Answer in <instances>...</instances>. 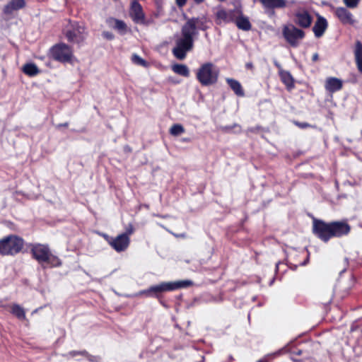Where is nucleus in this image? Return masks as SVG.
<instances>
[{
  "label": "nucleus",
  "instance_id": "473e14b6",
  "mask_svg": "<svg viewBox=\"0 0 362 362\" xmlns=\"http://www.w3.org/2000/svg\"><path fill=\"white\" fill-rule=\"evenodd\" d=\"M90 362H100V358L97 356L89 355L87 352L86 354L83 355Z\"/></svg>",
  "mask_w": 362,
  "mask_h": 362
},
{
  "label": "nucleus",
  "instance_id": "37998d69",
  "mask_svg": "<svg viewBox=\"0 0 362 362\" xmlns=\"http://www.w3.org/2000/svg\"><path fill=\"white\" fill-rule=\"evenodd\" d=\"M307 261H308V259L306 261L303 262V263H301L300 264L301 265H305L306 264Z\"/></svg>",
  "mask_w": 362,
  "mask_h": 362
},
{
  "label": "nucleus",
  "instance_id": "f03ea898",
  "mask_svg": "<svg viewBox=\"0 0 362 362\" xmlns=\"http://www.w3.org/2000/svg\"><path fill=\"white\" fill-rule=\"evenodd\" d=\"M30 249L33 259L44 268L57 267L62 264L59 258L52 253L48 245L33 243L30 245Z\"/></svg>",
  "mask_w": 362,
  "mask_h": 362
},
{
  "label": "nucleus",
  "instance_id": "7c9ffc66",
  "mask_svg": "<svg viewBox=\"0 0 362 362\" xmlns=\"http://www.w3.org/2000/svg\"><path fill=\"white\" fill-rule=\"evenodd\" d=\"M144 296L146 297H151L150 287L148 289L142 290L133 295L134 297H139Z\"/></svg>",
  "mask_w": 362,
  "mask_h": 362
},
{
  "label": "nucleus",
  "instance_id": "412c9836",
  "mask_svg": "<svg viewBox=\"0 0 362 362\" xmlns=\"http://www.w3.org/2000/svg\"><path fill=\"white\" fill-rule=\"evenodd\" d=\"M354 53L357 69L362 73V43L360 41H356Z\"/></svg>",
  "mask_w": 362,
  "mask_h": 362
},
{
  "label": "nucleus",
  "instance_id": "a18cd8bd",
  "mask_svg": "<svg viewBox=\"0 0 362 362\" xmlns=\"http://www.w3.org/2000/svg\"><path fill=\"white\" fill-rule=\"evenodd\" d=\"M183 140H184L185 141H188V139H183Z\"/></svg>",
  "mask_w": 362,
  "mask_h": 362
},
{
  "label": "nucleus",
  "instance_id": "0eeeda50",
  "mask_svg": "<svg viewBox=\"0 0 362 362\" xmlns=\"http://www.w3.org/2000/svg\"><path fill=\"white\" fill-rule=\"evenodd\" d=\"M49 53L53 59L60 62H70L73 57L71 47L63 43L52 47Z\"/></svg>",
  "mask_w": 362,
  "mask_h": 362
},
{
  "label": "nucleus",
  "instance_id": "cd10ccee",
  "mask_svg": "<svg viewBox=\"0 0 362 362\" xmlns=\"http://www.w3.org/2000/svg\"><path fill=\"white\" fill-rule=\"evenodd\" d=\"M170 134L173 136H177L185 132V129L182 125L180 124H173L170 129Z\"/></svg>",
  "mask_w": 362,
  "mask_h": 362
},
{
  "label": "nucleus",
  "instance_id": "2eb2a0df",
  "mask_svg": "<svg viewBox=\"0 0 362 362\" xmlns=\"http://www.w3.org/2000/svg\"><path fill=\"white\" fill-rule=\"evenodd\" d=\"M129 14L133 21L137 23H141L144 21V13L142 6L136 1L132 2Z\"/></svg>",
  "mask_w": 362,
  "mask_h": 362
},
{
  "label": "nucleus",
  "instance_id": "f3484780",
  "mask_svg": "<svg viewBox=\"0 0 362 362\" xmlns=\"http://www.w3.org/2000/svg\"><path fill=\"white\" fill-rule=\"evenodd\" d=\"M327 25L328 23L327 20L324 17L319 16L313 28L315 36L316 37H320L322 36L326 29L327 28Z\"/></svg>",
  "mask_w": 362,
  "mask_h": 362
},
{
  "label": "nucleus",
  "instance_id": "f8f14e48",
  "mask_svg": "<svg viewBox=\"0 0 362 362\" xmlns=\"http://www.w3.org/2000/svg\"><path fill=\"white\" fill-rule=\"evenodd\" d=\"M294 23L303 28H309L312 23V17L305 9H299L294 14Z\"/></svg>",
  "mask_w": 362,
  "mask_h": 362
},
{
  "label": "nucleus",
  "instance_id": "2f4dec72",
  "mask_svg": "<svg viewBox=\"0 0 362 362\" xmlns=\"http://www.w3.org/2000/svg\"><path fill=\"white\" fill-rule=\"evenodd\" d=\"M85 354H86V351H71L69 352L66 355V356L68 357V358H74V357H76L78 355L83 356Z\"/></svg>",
  "mask_w": 362,
  "mask_h": 362
},
{
  "label": "nucleus",
  "instance_id": "aec40b11",
  "mask_svg": "<svg viewBox=\"0 0 362 362\" xmlns=\"http://www.w3.org/2000/svg\"><path fill=\"white\" fill-rule=\"evenodd\" d=\"M25 6V0H11L4 8V13L11 14L14 11H18Z\"/></svg>",
  "mask_w": 362,
  "mask_h": 362
},
{
  "label": "nucleus",
  "instance_id": "79ce46f5",
  "mask_svg": "<svg viewBox=\"0 0 362 362\" xmlns=\"http://www.w3.org/2000/svg\"><path fill=\"white\" fill-rule=\"evenodd\" d=\"M59 126H60V127H68V123L62 124H60Z\"/></svg>",
  "mask_w": 362,
  "mask_h": 362
},
{
  "label": "nucleus",
  "instance_id": "393cba45",
  "mask_svg": "<svg viewBox=\"0 0 362 362\" xmlns=\"http://www.w3.org/2000/svg\"><path fill=\"white\" fill-rule=\"evenodd\" d=\"M172 70L177 74L188 77L189 76V70L187 65L182 64H175L172 66Z\"/></svg>",
  "mask_w": 362,
  "mask_h": 362
},
{
  "label": "nucleus",
  "instance_id": "f257e3e1",
  "mask_svg": "<svg viewBox=\"0 0 362 362\" xmlns=\"http://www.w3.org/2000/svg\"><path fill=\"white\" fill-rule=\"evenodd\" d=\"M208 19L202 16L187 18L181 29V35L175 41L172 52L180 60L184 59L187 53L192 49L194 40L198 35V30H206L209 28Z\"/></svg>",
  "mask_w": 362,
  "mask_h": 362
},
{
  "label": "nucleus",
  "instance_id": "c9c22d12",
  "mask_svg": "<svg viewBox=\"0 0 362 362\" xmlns=\"http://www.w3.org/2000/svg\"><path fill=\"white\" fill-rule=\"evenodd\" d=\"M176 4L179 8H182L187 3V0H175Z\"/></svg>",
  "mask_w": 362,
  "mask_h": 362
},
{
  "label": "nucleus",
  "instance_id": "9b49d317",
  "mask_svg": "<svg viewBox=\"0 0 362 362\" xmlns=\"http://www.w3.org/2000/svg\"><path fill=\"white\" fill-rule=\"evenodd\" d=\"M334 13L335 16L344 25H353L356 22L353 14L345 7L334 8Z\"/></svg>",
  "mask_w": 362,
  "mask_h": 362
},
{
  "label": "nucleus",
  "instance_id": "39448f33",
  "mask_svg": "<svg viewBox=\"0 0 362 362\" xmlns=\"http://www.w3.org/2000/svg\"><path fill=\"white\" fill-rule=\"evenodd\" d=\"M191 285H192V281L189 280L161 282L159 284L150 286V291L151 297L159 298L165 292L187 288Z\"/></svg>",
  "mask_w": 362,
  "mask_h": 362
},
{
  "label": "nucleus",
  "instance_id": "6ab92c4d",
  "mask_svg": "<svg viewBox=\"0 0 362 362\" xmlns=\"http://www.w3.org/2000/svg\"><path fill=\"white\" fill-rule=\"evenodd\" d=\"M234 22L235 23L237 27L239 29L245 31H248L252 28V25L249 21V18L243 14V12L240 8V13H237Z\"/></svg>",
  "mask_w": 362,
  "mask_h": 362
},
{
  "label": "nucleus",
  "instance_id": "f704fd0d",
  "mask_svg": "<svg viewBox=\"0 0 362 362\" xmlns=\"http://www.w3.org/2000/svg\"><path fill=\"white\" fill-rule=\"evenodd\" d=\"M103 36L107 40H112L114 38V35L110 32H103Z\"/></svg>",
  "mask_w": 362,
  "mask_h": 362
},
{
  "label": "nucleus",
  "instance_id": "7ed1b4c3",
  "mask_svg": "<svg viewBox=\"0 0 362 362\" xmlns=\"http://www.w3.org/2000/svg\"><path fill=\"white\" fill-rule=\"evenodd\" d=\"M218 76V68L211 62L202 64L196 72L197 81L204 86H212L216 83Z\"/></svg>",
  "mask_w": 362,
  "mask_h": 362
},
{
  "label": "nucleus",
  "instance_id": "ea45409f",
  "mask_svg": "<svg viewBox=\"0 0 362 362\" xmlns=\"http://www.w3.org/2000/svg\"><path fill=\"white\" fill-rule=\"evenodd\" d=\"M196 4H201L204 1V0H193Z\"/></svg>",
  "mask_w": 362,
  "mask_h": 362
},
{
  "label": "nucleus",
  "instance_id": "c03bdc74",
  "mask_svg": "<svg viewBox=\"0 0 362 362\" xmlns=\"http://www.w3.org/2000/svg\"><path fill=\"white\" fill-rule=\"evenodd\" d=\"M296 354H301V351H300V350H299V351H298L296 352Z\"/></svg>",
  "mask_w": 362,
  "mask_h": 362
},
{
  "label": "nucleus",
  "instance_id": "dca6fc26",
  "mask_svg": "<svg viewBox=\"0 0 362 362\" xmlns=\"http://www.w3.org/2000/svg\"><path fill=\"white\" fill-rule=\"evenodd\" d=\"M263 6L267 8H284L296 4L294 0H259Z\"/></svg>",
  "mask_w": 362,
  "mask_h": 362
},
{
  "label": "nucleus",
  "instance_id": "a878e982",
  "mask_svg": "<svg viewBox=\"0 0 362 362\" xmlns=\"http://www.w3.org/2000/svg\"><path fill=\"white\" fill-rule=\"evenodd\" d=\"M11 313L20 320L25 318L23 308L18 305H13L11 308Z\"/></svg>",
  "mask_w": 362,
  "mask_h": 362
},
{
  "label": "nucleus",
  "instance_id": "4c0bfd02",
  "mask_svg": "<svg viewBox=\"0 0 362 362\" xmlns=\"http://www.w3.org/2000/svg\"><path fill=\"white\" fill-rule=\"evenodd\" d=\"M318 58H319V55L317 53H315L313 55V57H312V59L313 62H316L318 60Z\"/></svg>",
  "mask_w": 362,
  "mask_h": 362
},
{
  "label": "nucleus",
  "instance_id": "5701e85b",
  "mask_svg": "<svg viewBox=\"0 0 362 362\" xmlns=\"http://www.w3.org/2000/svg\"><path fill=\"white\" fill-rule=\"evenodd\" d=\"M23 72L30 77L35 76L40 73L38 67L33 62L25 64L22 67Z\"/></svg>",
  "mask_w": 362,
  "mask_h": 362
},
{
  "label": "nucleus",
  "instance_id": "6e6552de",
  "mask_svg": "<svg viewBox=\"0 0 362 362\" xmlns=\"http://www.w3.org/2000/svg\"><path fill=\"white\" fill-rule=\"evenodd\" d=\"M313 233L324 242L332 238L330 223H327L322 221H314Z\"/></svg>",
  "mask_w": 362,
  "mask_h": 362
},
{
  "label": "nucleus",
  "instance_id": "c756f323",
  "mask_svg": "<svg viewBox=\"0 0 362 362\" xmlns=\"http://www.w3.org/2000/svg\"><path fill=\"white\" fill-rule=\"evenodd\" d=\"M361 0H343L344 5L349 8H355L359 4Z\"/></svg>",
  "mask_w": 362,
  "mask_h": 362
},
{
  "label": "nucleus",
  "instance_id": "ddd939ff",
  "mask_svg": "<svg viewBox=\"0 0 362 362\" xmlns=\"http://www.w3.org/2000/svg\"><path fill=\"white\" fill-rule=\"evenodd\" d=\"M330 226L332 237H340L348 234L350 231V226L345 221L331 222Z\"/></svg>",
  "mask_w": 362,
  "mask_h": 362
},
{
  "label": "nucleus",
  "instance_id": "a211bd4d",
  "mask_svg": "<svg viewBox=\"0 0 362 362\" xmlns=\"http://www.w3.org/2000/svg\"><path fill=\"white\" fill-rule=\"evenodd\" d=\"M343 82L341 79L335 77L327 78L325 81V89L329 93H334L342 88Z\"/></svg>",
  "mask_w": 362,
  "mask_h": 362
},
{
  "label": "nucleus",
  "instance_id": "b1692460",
  "mask_svg": "<svg viewBox=\"0 0 362 362\" xmlns=\"http://www.w3.org/2000/svg\"><path fill=\"white\" fill-rule=\"evenodd\" d=\"M226 82L230 88L234 91V93L238 96H243L244 91L240 83L233 78H227Z\"/></svg>",
  "mask_w": 362,
  "mask_h": 362
},
{
  "label": "nucleus",
  "instance_id": "58836bf2",
  "mask_svg": "<svg viewBox=\"0 0 362 362\" xmlns=\"http://www.w3.org/2000/svg\"><path fill=\"white\" fill-rule=\"evenodd\" d=\"M246 68L250 69H252L253 68L252 64V63H247L246 64Z\"/></svg>",
  "mask_w": 362,
  "mask_h": 362
},
{
  "label": "nucleus",
  "instance_id": "423d86ee",
  "mask_svg": "<svg viewBox=\"0 0 362 362\" xmlns=\"http://www.w3.org/2000/svg\"><path fill=\"white\" fill-rule=\"evenodd\" d=\"M282 35L286 42L292 47H298L305 36L303 30L291 23L283 25Z\"/></svg>",
  "mask_w": 362,
  "mask_h": 362
},
{
  "label": "nucleus",
  "instance_id": "49530a36",
  "mask_svg": "<svg viewBox=\"0 0 362 362\" xmlns=\"http://www.w3.org/2000/svg\"><path fill=\"white\" fill-rule=\"evenodd\" d=\"M278 267H279V263L276 264V269H278Z\"/></svg>",
  "mask_w": 362,
  "mask_h": 362
},
{
  "label": "nucleus",
  "instance_id": "4468645a",
  "mask_svg": "<svg viewBox=\"0 0 362 362\" xmlns=\"http://www.w3.org/2000/svg\"><path fill=\"white\" fill-rule=\"evenodd\" d=\"M130 243L129 237L127 235L120 234L116 238H113L110 243V246L117 252L124 251L128 247Z\"/></svg>",
  "mask_w": 362,
  "mask_h": 362
},
{
  "label": "nucleus",
  "instance_id": "4be33fe9",
  "mask_svg": "<svg viewBox=\"0 0 362 362\" xmlns=\"http://www.w3.org/2000/svg\"><path fill=\"white\" fill-rule=\"evenodd\" d=\"M279 74L281 81L285 84L287 88H293L294 86V80L290 72L281 69Z\"/></svg>",
  "mask_w": 362,
  "mask_h": 362
},
{
  "label": "nucleus",
  "instance_id": "72a5a7b5",
  "mask_svg": "<svg viewBox=\"0 0 362 362\" xmlns=\"http://www.w3.org/2000/svg\"><path fill=\"white\" fill-rule=\"evenodd\" d=\"M134 227L132 224H129L127 228L125 233H122L123 235H127V237H129L130 235H132L134 233Z\"/></svg>",
  "mask_w": 362,
  "mask_h": 362
},
{
  "label": "nucleus",
  "instance_id": "9d476101",
  "mask_svg": "<svg viewBox=\"0 0 362 362\" xmlns=\"http://www.w3.org/2000/svg\"><path fill=\"white\" fill-rule=\"evenodd\" d=\"M66 36L69 42L79 43L86 37V28L79 24L74 25L71 30L66 31Z\"/></svg>",
  "mask_w": 362,
  "mask_h": 362
},
{
  "label": "nucleus",
  "instance_id": "1a4fd4ad",
  "mask_svg": "<svg viewBox=\"0 0 362 362\" xmlns=\"http://www.w3.org/2000/svg\"><path fill=\"white\" fill-rule=\"evenodd\" d=\"M240 13V8H237L233 10L219 9L215 14L216 23L218 25L226 24L234 22L237 13Z\"/></svg>",
  "mask_w": 362,
  "mask_h": 362
},
{
  "label": "nucleus",
  "instance_id": "bb28decb",
  "mask_svg": "<svg viewBox=\"0 0 362 362\" xmlns=\"http://www.w3.org/2000/svg\"><path fill=\"white\" fill-rule=\"evenodd\" d=\"M110 22L114 23L112 27L117 30L121 34H124L127 32V25L122 21L111 20Z\"/></svg>",
  "mask_w": 362,
  "mask_h": 362
},
{
  "label": "nucleus",
  "instance_id": "c85d7f7f",
  "mask_svg": "<svg viewBox=\"0 0 362 362\" xmlns=\"http://www.w3.org/2000/svg\"><path fill=\"white\" fill-rule=\"evenodd\" d=\"M132 61L134 64L144 67H147L148 66V63L146 61L136 54L132 55Z\"/></svg>",
  "mask_w": 362,
  "mask_h": 362
},
{
  "label": "nucleus",
  "instance_id": "a19ab883",
  "mask_svg": "<svg viewBox=\"0 0 362 362\" xmlns=\"http://www.w3.org/2000/svg\"><path fill=\"white\" fill-rule=\"evenodd\" d=\"M276 66L279 69V71L282 69L280 64H279L277 62H275Z\"/></svg>",
  "mask_w": 362,
  "mask_h": 362
},
{
  "label": "nucleus",
  "instance_id": "e433bc0d",
  "mask_svg": "<svg viewBox=\"0 0 362 362\" xmlns=\"http://www.w3.org/2000/svg\"><path fill=\"white\" fill-rule=\"evenodd\" d=\"M103 238L107 240V242L109 243V245H110V243L112 242L113 238L112 237H110L107 234H103Z\"/></svg>",
  "mask_w": 362,
  "mask_h": 362
},
{
  "label": "nucleus",
  "instance_id": "20e7f679",
  "mask_svg": "<svg viewBox=\"0 0 362 362\" xmlns=\"http://www.w3.org/2000/svg\"><path fill=\"white\" fill-rule=\"evenodd\" d=\"M24 246L23 238L15 235H8L0 240V255H15L20 252Z\"/></svg>",
  "mask_w": 362,
  "mask_h": 362
}]
</instances>
